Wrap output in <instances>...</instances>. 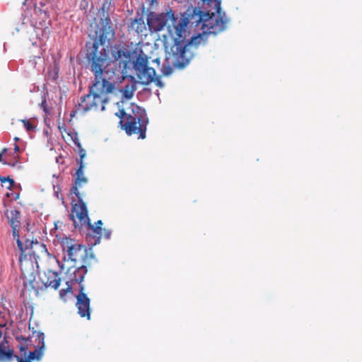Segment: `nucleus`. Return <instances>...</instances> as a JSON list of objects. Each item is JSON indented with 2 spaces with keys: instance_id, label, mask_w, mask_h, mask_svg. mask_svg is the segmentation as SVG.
<instances>
[{
  "instance_id": "f257e3e1",
  "label": "nucleus",
  "mask_w": 362,
  "mask_h": 362,
  "mask_svg": "<svg viewBox=\"0 0 362 362\" xmlns=\"http://www.w3.org/2000/svg\"><path fill=\"white\" fill-rule=\"evenodd\" d=\"M197 5L177 18L176 37L170 51L165 45L174 66L184 68L193 57L194 51L206 45L208 35H216L226 29L229 19L221 10V0H199Z\"/></svg>"
},
{
  "instance_id": "f03ea898",
  "label": "nucleus",
  "mask_w": 362,
  "mask_h": 362,
  "mask_svg": "<svg viewBox=\"0 0 362 362\" xmlns=\"http://www.w3.org/2000/svg\"><path fill=\"white\" fill-rule=\"evenodd\" d=\"M86 58L90 70L94 75L93 85L89 93L81 98L77 110L83 113L95 108L98 109V103L102 104L101 110H105V104L109 100L107 94L115 88L113 83L103 77V71L107 64V54L105 48L98 50L96 42H86Z\"/></svg>"
},
{
  "instance_id": "7ed1b4c3",
  "label": "nucleus",
  "mask_w": 362,
  "mask_h": 362,
  "mask_svg": "<svg viewBox=\"0 0 362 362\" xmlns=\"http://www.w3.org/2000/svg\"><path fill=\"white\" fill-rule=\"evenodd\" d=\"M107 60L115 63L122 76L133 70L140 82L148 85L154 81L156 70L149 66L148 57L142 50H132L122 45H115L109 50L106 47Z\"/></svg>"
},
{
  "instance_id": "20e7f679",
  "label": "nucleus",
  "mask_w": 362,
  "mask_h": 362,
  "mask_svg": "<svg viewBox=\"0 0 362 362\" xmlns=\"http://www.w3.org/2000/svg\"><path fill=\"white\" fill-rule=\"evenodd\" d=\"M132 114H127L122 109L115 115L120 118L119 124L127 135H137L138 139H144L148 124L147 114L140 106L132 105Z\"/></svg>"
},
{
  "instance_id": "39448f33",
  "label": "nucleus",
  "mask_w": 362,
  "mask_h": 362,
  "mask_svg": "<svg viewBox=\"0 0 362 362\" xmlns=\"http://www.w3.org/2000/svg\"><path fill=\"white\" fill-rule=\"evenodd\" d=\"M110 2L108 0H105L101 7L103 17L95 26V34L93 35L91 40L88 42H96L98 50L103 48L109 47L111 41L115 38V29L112 23L111 19L106 13L110 8Z\"/></svg>"
},
{
  "instance_id": "423d86ee",
  "label": "nucleus",
  "mask_w": 362,
  "mask_h": 362,
  "mask_svg": "<svg viewBox=\"0 0 362 362\" xmlns=\"http://www.w3.org/2000/svg\"><path fill=\"white\" fill-rule=\"evenodd\" d=\"M147 25L151 33L159 32L167 28L171 34L175 31V26L177 25V18L175 16L171 9L165 13H156L151 11L147 15Z\"/></svg>"
},
{
  "instance_id": "0eeeda50",
  "label": "nucleus",
  "mask_w": 362,
  "mask_h": 362,
  "mask_svg": "<svg viewBox=\"0 0 362 362\" xmlns=\"http://www.w3.org/2000/svg\"><path fill=\"white\" fill-rule=\"evenodd\" d=\"M20 238L23 245L22 249L18 247L21 252V255L19 257V262H22L23 259H25L27 255H29L30 256H35L36 252L47 255L49 254L46 245L44 243H40L37 240L22 239L21 237Z\"/></svg>"
},
{
  "instance_id": "6e6552de",
  "label": "nucleus",
  "mask_w": 362,
  "mask_h": 362,
  "mask_svg": "<svg viewBox=\"0 0 362 362\" xmlns=\"http://www.w3.org/2000/svg\"><path fill=\"white\" fill-rule=\"evenodd\" d=\"M78 220L77 223L78 226L77 228H80L83 226H86L89 230L87 238H89L90 244L93 246L100 243L103 228L100 226H93L90 223V220L88 215V210H86V215L82 218L76 217Z\"/></svg>"
},
{
  "instance_id": "1a4fd4ad",
  "label": "nucleus",
  "mask_w": 362,
  "mask_h": 362,
  "mask_svg": "<svg viewBox=\"0 0 362 362\" xmlns=\"http://www.w3.org/2000/svg\"><path fill=\"white\" fill-rule=\"evenodd\" d=\"M84 285L81 286V288H79V292L76 296V306L78 309V314L81 317H87L88 320L90 318V300L87 296V295L84 293Z\"/></svg>"
},
{
  "instance_id": "9d476101",
  "label": "nucleus",
  "mask_w": 362,
  "mask_h": 362,
  "mask_svg": "<svg viewBox=\"0 0 362 362\" xmlns=\"http://www.w3.org/2000/svg\"><path fill=\"white\" fill-rule=\"evenodd\" d=\"M79 185H74L71 188V193L74 194L78 199V204L73 205V211L72 214L71 215V219L73 221L74 227H78V224L77 223V221L75 219V217L82 218L86 215V212L87 209L86 205L83 202L82 197H81L80 192L78 191Z\"/></svg>"
},
{
  "instance_id": "9b49d317",
  "label": "nucleus",
  "mask_w": 362,
  "mask_h": 362,
  "mask_svg": "<svg viewBox=\"0 0 362 362\" xmlns=\"http://www.w3.org/2000/svg\"><path fill=\"white\" fill-rule=\"evenodd\" d=\"M37 338L39 343L34 351H29L25 358L20 357L19 356H14V358L18 362H32V361L34 360L40 361L42 359L45 349L44 333L39 332L37 334Z\"/></svg>"
},
{
  "instance_id": "f8f14e48",
  "label": "nucleus",
  "mask_w": 362,
  "mask_h": 362,
  "mask_svg": "<svg viewBox=\"0 0 362 362\" xmlns=\"http://www.w3.org/2000/svg\"><path fill=\"white\" fill-rule=\"evenodd\" d=\"M61 245L63 251L66 252L68 259L76 262L78 253L81 251L83 246L76 243L74 239L69 238H64Z\"/></svg>"
},
{
  "instance_id": "ddd939ff",
  "label": "nucleus",
  "mask_w": 362,
  "mask_h": 362,
  "mask_svg": "<svg viewBox=\"0 0 362 362\" xmlns=\"http://www.w3.org/2000/svg\"><path fill=\"white\" fill-rule=\"evenodd\" d=\"M6 215L9 221L13 230V238L16 240L18 247L22 249V243L20 238L18 228L20 226V211L17 209L7 211Z\"/></svg>"
},
{
  "instance_id": "4468645a",
  "label": "nucleus",
  "mask_w": 362,
  "mask_h": 362,
  "mask_svg": "<svg viewBox=\"0 0 362 362\" xmlns=\"http://www.w3.org/2000/svg\"><path fill=\"white\" fill-rule=\"evenodd\" d=\"M128 30L140 35H146V25L142 16L138 15L128 25Z\"/></svg>"
},
{
  "instance_id": "2eb2a0df",
  "label": "nucleus",
  "mask_w": 362,
  "mask_h": 362,
  "mask_svg": "<svg viewBox=\"0 0 362 362\" xmlns=\"http://www.w3.org/2000/svg\"><path fill=\"white\" fill-rule=\"evenodd\" d=\"M45 279H42V282L44 286L57 289L60 285L61 279L59 277L57 273L49 271L45 276Z\"/></svg>"
},
{
  "instance_id": "dca6fc26",
  "label": "nucleus",
  "mask_w": 362,
  "mask_h": 362,
  "mask_svg": "<svg viewBox=\"0 0 362 362\" xmlns=\"http://www.w3.org/2000/svg\"><path fill=\"white\" fill-rule=\"evenodd\" d=\"M7 344L8 341L6 338L0 343V361H10L16 356L12 349L7 348Z\"/></svg>"
},
{
  "instance_id": "f3484780",
  "label": "nucleus",
  "mask_w": 362,
  "mask_h": 362,
  "mask_svg": "<svg viewBox=\"0 0 362 362\" xmlns=\"http://www.w3.org/2000/svg\"><path fill=\"white\" fill-rule=\"evenodd\" d=\"M87 273V268L86 266L82 265L74 270L73 274L71 275V281H75L78 284L79 288H81V286L83 285V281L84 277Z\"/></svg>"
},
{
  "instance_id": "a211bd4d",
  "label": "nucleus",
  "mask_w": 362,
  "mask_h": 362,
  "mask_svg": "<svg viewBox=\"0 0 362 362\" xmlns=\"http://www.w3.org/2000/svg\"><path fill=\"white\" fill-rule=\"evenodd\" d=\"M78 168L76 171L74 175L75 180L74 184L79 185L81 187L83 184H86L88 182L87 177L84 175L83 169H84V163L83 162H78Z\"/></svg>"
},
{
  "instance_id": "6ab92c4d",
  "label": "nucleus",
  "mask_w": 362,
  "mask_h": 362,
  "mask_svg": "<svg viewBox=\"0 0 362 362\" xmlns=\"http://www.w3.org/2000/svg\"><path fill=\"white\" fill-rule=\"evenodd\" d=\"M136 88V84L134 83H130L126 84L120 91L122 93L124 98L130 100L133 97Z\"/></svg>"
},
{
  "instance_id": "aec40b11",
  "label": "nucleus",
  "mask_w": 362,
  "mask_h": 362,
  "mask_svg": "<svg viewBox=\"0 0 362 362\" xmlns=\"http://www.w3.org/2000/svg\"><path fill=\"white\" fill-rule=\"evenodd\" d=\"M172 68L170 65L168 64V65H162L160 68V71L164 76H169L172 74Z\"/></svg>"
},
{
  "instance_id": "412c9836",
  "label": "nucleus",
  "mask_w": 362,
  "mask_h": 362,
  "mask_svg": "<svg viewBox=\"0 0 362 362\" xmlns=\"http://www.w3.org/2000/svg\"><path fill=\"white\" fill-rule=\"evenodd\" d=\"M0 182L1 183H4V182H9L10 183V186L8 187V189H10L15 183L14 180L12 179V178H10L9 177H4V176H0Z\"/></svg>"
},
{
  "instance_id": "4be33fe9",
  "label": "nucleus",
  "mask_w": 362,
  "mask_h": 362,
  "mask_svg": "<svg viewBox=\"0 0 362 362\" xmlns=\"http://www.w3.org/2000/svg\"><path fill=\"white\" fill-rule=\"evenodd\" d=\"M19 349H20V352H21V356H19L20 357H23V358H25L28 354V349L27 347L23 345V344H21L19 345Z\"/></svg>"
},
{
  "instance_id": "5701e85b",
  "label": "nucleus",
  "mask_w": 362,
  "mask_h": 362,
  "mask_svg": "<svg viewBox=\"0 0 362 362\" xmlns=\"http://www.w3.org/2000/svg\"><path fill=\"white\" fill-rule=\"evenodd\" d=\"M69 281H66L67 288L66 289H62L59 291V294L61 297H64L67 292H71L72 291V286L69 284Z\"/></svg>"
},
{
  "instance_id": "b1692460",
  "label": "nucleus",
  "mask_w": 362,
  "mask_h": 362,
  "mask_svg": "<svg viewBox=\"0 0 362 362\" xmlns=\"http://www.w3.org/2000/svg\"><path fill=\"white\" fill-rule=\"evenodd\" d=\"M78 153L80 156V159L78 160V162H83V158L86 156V151L85 149L82 148V146L81 147V148H78Z\"/></svg>"
},
{
  "instance_id": "393cba45",
  "label": "nucleus",
  "mask_w": 362,
  "mask_h": 362,
  "mask_svg": "<svg viewBox=\"0 0 362 362\" xmlns=\"http://www.w3.org/2000/svg\"><path fill=\"white\" fill-rule=\"evenodd\" d=\"M24 127L26 129L27 131H31L34 129L33 125L28 122V120H23Z\"/></svg>"
},
{
  "instance_id": "a878e982",
  "label": "nucleus",
  "mask_w": 362,
  "mask_h": 362,
  "mask_svg": "<svg viewBox=\"0 0 362 362\" xmlns=\"http://www.w3.org/2000/svg\"><path fill=\"white\" fill-rule=\"evenodd\" d=\"M153 81L160 88H163L164 86V83L162 82V81L160 80V77H156V75H155V78H154V81Z\"/></svg>"
},
{
  "instance_id": "bb28decb",
  "label": "nucleus",
  "mask_w": 362,
  "mask_h": 362,
  "mask_svg": "<svg viewBox=\"0 0 362 362\" xmlns=\"http://www.w3.org/2000/svg\"><path fill=\"white\" fill-rule=\"evenodd\" d=\"M103 231H104V236L105 239L109 240L111 237L112 231L106 228H104Z\"/></svg>"
},
{
  "instance_id": "cd10ccee",
  "label": "nucleus",
  "mask_w": 362,
  "mask_h": 362,
  "mask_svg": "<svg viewBox=\"0 0 362 362\" xmlns=\"http://www.w3.org/2000/svg\"><path fill=\"white\" fill-rule=\"evenodd\" d=\"M4 164L10 165L11 167H16L18 165V167L20 168V165H18L17 162H4Z\"/></svg>"
},
{
  "instance_id": "c85d7f7f",
  "label": "nucleus",
  "mask_w": 362,
  "mask_h": 362,
  "mask_svg": "<svg viewBox=\"0 0 362 362\" xmlns=\"http://www.w3.org/2000/svg\"><path fill=\"white\" fill-rule=\"evenodd\" d=\"M74 144L78 148H81V145L78 141V139L77 138H76L75 139H74Z\"/></svg>"
},
{
  "instance_id": "c756f323",
  "label": "nucleus",
  "mask_w": 362,
  "mask_h": 362,
  "mask_svg": "<svg viewBox=\"0 0 362 362\" xmlns=\"http://www.w3.org/2000/svg\"><path fill=\"white\" fill-rule=\"evenodd\" d=\"M16 339L18 341L26 340L25 337H24L23 336H17L16 337Z\"/></svg>"
},
{
  "instance_id": "7c9ffc66",
  "label": "nucleus",
  "mask_w": 362,
  "mask_h": 362,
  "mask_svg": "<svg viewBox=\"0 0 362 362\" xmlns=\"http://www.w3.org/2000/svg\"><path fill=\"white\" fill-rule=\"evenodd\" d=\"M152 62H154V63H156L157 65H158V67L160 66V58H158V57L156 58Z\"/></svg>"
},
{
  "instance_id": "2f4dec72",
  "label": "nucleus",
  "mask_w": 362,
  "mask_h": 362,
  "mask_svg": "<svg viewBox=\"0 0 362 362\" xmlns=\"http://www.w3.org/2000/svg\"><path fill=\"white\" fill-rule=\"evenodd\" d=\"M6 151H7V149H6V148H4V149L2 150V151L0 153V162H2L3 163H4V161L2 160V156H3L4 153Z\"/></svg>"
},
{
  "instance_id": "473e14b6",
  "label": "nucleus",
  "mask_w": 362,
  "mask_h": 362,
  "mask_svg": "<svg viewBox=\"0 0 362 362\" xmlns=\"http://www.w3.org/2000/svg\"><path fill=\"white\" fill-rule=\"evenodd\" d=\"M22 239H33V237L32 236L31 234H28L22 237Z\"/></svg>"
},
{
  "instance_id": "72a5a7b5",
  "label": "nucleus",
  "mask_w": 362,
  "mask_h": 362,
  "mask_svg": "<svg viewBox=\"0 0 362 362\" xmlns=\"http://www.w3.org/2000/svg\"><path fill=\"white\" fill-rule=\"evenodd\" d=\"M54 194L55 196L58 198V199H63V197H59V188H58V190L57 191H54Z\"/></svg>"
},
{
  "instance_id": "f704fd0d",
  "label": "nucleus",
  "mask_w": 362,
  "mask_h": 362,
  "mask_svg": "<svg viewBox=\"0 0 362 362\" xmlns=\"http://www.w3.org/2000/svg\"><path fill=\"white\" fill-rule=\"evenodd\" d=\"M102 225H103V221L101 220H98L96 223H95V226H100V227H102Z\"/></svg>"
},
{
  "instance_id": "c9c22d12",
  "label": "nucleus",
  "mask_w": 362,
  "mask_h": 362,
  "mask_svg": "<svg viewBox=\"0 0 362 362\" xmlns=\"http://www.w3.org/2000/svg\"><path fill=\"white\" fill-rule=\"evenodd\" d=\"M81 110H77V109L75 110V111H72L71 113V117H74L75 116V114L77 112H80Z\"/></svg>"
},
{
  "instance_id": "e433bc0d",
  "label": "nucleus",
  "mask_w": 362,
  "mask_h": 362,
  "mask_svg": "<svg viewBox=\"0 0 362 362\" xmlns=\"http://www.w3.org/2000/svg\"><path fill=\"white\" fill-rule=\"evenodd\" d=\"M14 151L15 152H18L20 151V148L18 145H15Z\"/></svg>"
},
{
  "instance_id": "4c0bfd02",
  "label": "nucleus",
  "mask_w": 362,
  "mask_h": 362,
  "mask_svg": "<svg viewBox=\"0 0 362 362\" xmlns=\"http://www.w3.org/2000/svg\"><path fill=\"white\" fill-rule=\"evenodd\" d=\"M56 161L59 162V158L57 157L56 158Z\"/></svg>"
}]
</instances>
